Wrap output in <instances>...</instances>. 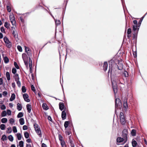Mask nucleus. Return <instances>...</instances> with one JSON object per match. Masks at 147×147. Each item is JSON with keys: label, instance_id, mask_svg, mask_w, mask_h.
<instances>
[{"label": "nucleus", "instance_id": "nucleus-1", "mask_svg": "<svg viewBox=\"0 0 147 147\" xmlns=\"http://www.w3.org/2000/svg\"><path fill=\"white\" fill-rule=\"evenodd\" d=\"M122 134L123 136V138L124 139V143H126L127 140V132L126 129H124L122 132Z\"/></svg>", "mask_w": 147, "mask_h": 147}, {"label": "nucleus", "instance_id": "nucleus-2", "mask_svg": "<svg viewBox=\"0 0 147 147\" xmlns=\"http://www.w3.org/2000/svg\"><path fill=\"white\" fill-rule=\"evenodd\" d=\"M120 119L121 123L122 125H124L125 123V121L123 113L121 112L120 114Z\"/></svg>", "mask_w": 147, "mask_h": 147}, {"label": "nucleus", "instance_id": "nucleus-3", "mask_svg": "<svg viewBox=\"0 0 147 147\" xmlns=\"http://www.w3.org/2000/svg\"><path fill=\"white\" fill-rule=\"evenodd\" d=\"M22 57L26 67L28 68V62L27 61L28 57L26 55L25 53H23L22 54Z\"/></svg>", "mask_w": 147, "mask_h": 147}, {"label": "nucleus", "instance_id": "nucleus-4", "mask_svg": "<svg viewBox=\"0 0 147 147\" xmlns=\"http://www.w3.org/2000/svg\"><path fill=\"white\" fill-rule=\"evenodd\" d=\"M112 83L113 91L115 94L117 92V83L116 81L115 80L112 81Z\"/></svg>", "mask_w": 147, "mask_h": 147}, {"label": "nucleus", "instance_id": "nucleus-5", "mask_svg": "<svg viewBox=\"0 0 147 147\" xmlns=\"http://www.w3.org/2000/svg\"><path fill=\"white\" fill-rule=\"evenodd\" d=\"M116 108H120L122 106V104L120 99L119 98H117L115 99Z\"/></svg>", "mask_w": 147, "mask_h": 147}, {"label": "nucleus", "instance_id": "nucleus-6", "mask_svg": "<svg viewBox=\"0 0 147 147\" xmlns=\"http://www.w3.org/2000/svg\"><path fill=\"white\" fill-rule=\"evenodd\" d=\"M116 141L117 142V144L118 145H122L125 143H124V139L123 138H121V137H119L117 138V139Z\"/></svg>", "mask_w": 147, "mask_h": 147}, {"label": "nucleus", "instance_id": "nucleus-7", "mask_svg": "<svg viewBox=\"0 0 147 147\" xmlns=\"http://www.w3.org/2000/svg\"><path fill=\"white\" fill-rule=\"evenodd\" d=\"M34 126L36 132L37 134L39 136V137H41V132L40 131V129L39 127H38V125L36 124L34 125Z\"/></svg>", "mask_w": 147, "mask_h": 147}, {"label": "nucleus", "instance_id": "nucleus-8", "mask_svg": "<svg viewBox=\"0 0 147 147\" xmlns=\"http://www.w3.org/2000/svg\"><path fill=\"white\" fill-rule=\"evenodd\" d=\"M4 40L5 43L7 47L10 48L11 47V44L10 42L9 41L8 38L6 37H5L4 38Z\"/></svg>", "mask_w": 147, "mask_h": 147}, {"label": "nucleus", "instance_id": "nucleus-9", "mask_svg": "<svg viewBox=\"0 0 147 147\" xmlns=\"http://www.w3.org/2000/svg\"><path fill=\"white\" fill-rule=\"evenodd\" d=\"M9 19L10 21L13 26L16 25V21L15 20V18L13 14L9 16Z\"/></svg>", "mask_w": 147, "mask_h": 147}, {"label": "nucleus", "instance_id": "nucleus-10", "mask_svg": "<svg viewBox=\"0 0 147 147\" xmlns=\"http://www.w3.org/2000/svg\"><path fill=\"white\" fill-rule=\"evenodd\" d=\"M118 65H117L118 69L119 70H121L123 69V65L122 61L121 60L119 61L118 60Z\"/></svg>", "mask_w": 147, "mask_h": 147}, {"label": "nucleus", "instance_id": "nucleus-11", "mask_svg": "<svg viewBox=\"0 0 147 147\" xmlns=\"http://www.w3.org/2000/svg\"><path fill=\"white\" fill-rule=\"evenodd\" d=\"M23 97L24 100L27 102H29L30 101V100L28 98V95L26 93H25L23 94Z\"/></svg>", "mask_w": 147, "mask_h": 147}, {"label": "nucleus", "instance_id": "nucleus-12", "mask_svg": "<svg viewBox=\"0 0 147 147\" xmlns=\"http://www.w3.org/2000/svg\"><path fill=\"white\" fill-rule=\"evenodd\" d=\"M66 113L65 110L63 111L61 113V117L63 120H64L66 118Z\"/></svg>", "mask_w": 147, "mask_h": 147}, {"label": "nucleus", "instance_id": "nucleus-13", "mask_svg": "<svg viewBox=\"0 0 147 147\" xmlns=\"http://www.w3.org/2000/svg\"><path fill=\"white\" fill-rule=\"evenodd\" d=\"M124 109L125 110H126L128 108V106L127 100H124L123 103Z\"/></svg>", "mask_w": 147, "mask_h": 147}, {"label": "nucleus", "instance_id": "nucleus-14", "mask_svg": "<svg viewBox=\"0 0 147 147\" xmlns=\"http://www.w3.org/2000/svg\"><path fill=\"white\" fill-rule=\"evenodd\" d=\"M69 141L70 144L71 146V147H74V144L73 143V138L72 137H71V136L69 137Z\"/></svg>", "mask_w": 147, "mask_h": 147}, {"label": "nucleus", "instance_id": "nucleus-15", "mask_svg": "<svg viewBox=\"0 0 147 147\" xmlns=\"http://www.w3.org/2000/svg\"><path fill=\"white\" fill-rule=\"evenodd\" d=\"M26 51L27 52L28 55L29 56V58L31 56V53L30 51L29 50L28 48L27 47H25Z\"/></svg>", "mask_w": 147, "mask_h": 147}, {"label": "nucleus", "instance_id": "nucleus-16", "mask_svg": "<svg viewBox=\"0 0 147 147\" xmlns=\"http://www.w3.org/2000/svg\"><path fill=\"white\" fill-rule=\"evenodd\" d=\"M108 67V63L107 62H105L104 63V64L103 66V70L105 71H106L107 70Z\"/></svg>", "mask_w": 147, "mask_h": 147}, {"label": "nucleus", "instance_id": "nucleus-17", "mask_svg": "<svg viewBox=\"0 0 147 147\" xmlns=\"http://www.w3.org/2000/svg\"><path fill=\"white\" fill-rule=\"evenodd\" d=\"M138 26H137V25H134L132 27L133 30L134 31V32H136L139 29V28H138Z\"/></svg>", "mask_w": 147, "mask_h": 147}, {"label": "nucleus", "instance_id": "nucleus-18", "mask_svg": "<svg viewBox=\"0 0 147 147\" xmlns=\"http://www.w3.org/2000/svg\"><path fill=\"white\" fill-rule=\"evenodd\" d=\"M59 109L62 111L64 109V105L63 103H60L59 104Z\"/></svg>", "mask_w": 147, "mask_h": 147}, {"label": "nucleus", "instance_id": "nucleus-19", "mask_svg": "<svg viewBox=\"0 0 147 147\" xmlns=\"http://www.w3.org/2000/svg\"><path fill=\"white\" fill-rule=\"evenodd\" d=\"M26 107L27 109L28 110V112L29 113H30L31 112V106L30 105L27 104L26 105Z\"/></svg>", "mask_w": 147, "mask_h": 147}, {"label": "nucleus", "instance_id": "nucleus-20", "mask_svg": "<svg viewBox=\"0 0 147 147\" xmlns=\"http://www.w3.org/2000/svg\"><path fill=\"white\" fill-rule=\"evenodd\" d=\"M32 60L30 59V58L29 57V67L30 68V72L32 73L31 72V68L32 67Z\"/></svg>", "mask_w": 147, "mask_h": 147}, {"label": "nucleus", "instance_id": "nucleus-21", "mask_svg": "<svg viewBox=\"0 0 147 147\" xmlns=\"http://www.w3.org/2000/svg\"><path fill=\"white\" fill-rule=\"evenodd\" d=\"M53 18L54 19L55 21V24L56 25H59L61 24L60 21L59 20H56L54 18V17L52 15H51Z\"/></svg>", "mask_w": 147, "mask_h": 147}, {"label": "nucleus", "instance_id": "nucleus-22", "mask_svg": "<svg viewBox=\"0 0 147 147\" xmlns=\"http://www.w3.org/2000/svg\"><path fill=\"white\" fill-rule=\"evenodd\" d=\"M16 96L14 94H12L10 98V100L11 101H13L15 98Z\"/></svg>", "mask_w": 147, "mask_h": 147}, {"label": "nucleus", "instance_id": "nucleus-23", "mask_svg": "<svg viewBox=\"0 0 147 147\" xmlns=\"http://www.w3.org/2000/svg\"><path fill=\"white\" fill-rule=\"evenodd\" d=\"M42 107L43 109L45 110H47L48 109V107L45 103H43L42 105Z\"/></svg>", "mask_w": 147, "mask_h": 147}, {"label": "nucleus", "instance_id": "nucleus-24", "mask_svg": "<svg viewBox=\"0 0 147 147\" xmlns=\"http://www.w3.org/2000/svg\"><path fill=\"white\" fill-rule=\"evenodd\" d=\"M19 122L21 125H23L24 123V120L23 118H21L19 119Z\"/></svg>", "mask_w": 147, "mask_h": 147}, {"label": "nucleus", "instance_id": "nucleus-25", "mask_svg": "<svg viewBox=\"0 0 147 147\" xmlns=\"http://www.w3.org/2000/svg\"><path fill=\"white\" fill-rule=\"evenodd\" d=\"M137 142L134 139H133L132 142V144L133 147H135L137 145Z\"/></svg>", "mask_w": 147, "mask_h": 147}, {"label": "nucleus", "instance_id": "nucleus-26", "mask_svg": "<svg viewBox=\"0 0 147 147\" xmlns=\"http://www.w3.org/2000/svg\"><path fill=\"white\" fill-rule=\"evenodd\" d=\"M17 109L18 111H20L22 109V107L21 104L19 103L17 104Z\"/></svg>", "mask_w": 147, "mask_h": 147}, {"label": "nucleus", "instance_id": "nucleus-27", "mask_svg": "<svg viewBox=\"0 0 147 147\" xmlns=\"http://www.w3.org/2000/svg\"><path fill=\"white\" fill-rule=\"evenodd\" d=\"M16 81L19 80V78L18 74H16L14 76Z\"/></svg>", "mask_w": 147, "mask_h": 147}, {"label": "nucleus", "instance_id": "nucleus-28", "mask_svg": "<svg viewBox=\"0 0 147 147\" xmlns=\"http://www.w3.org/2000/svg\"><path fill=\"white\" fill-rule=\"evenodd\" d=\"M136 130L133 129L131 131V134L132 136H135L136 135Z\"/></svg>", "mask_w": 147, "mask_h": 147}, {"label": "nucleus", "instance_id": "nucleus-29", "mask_svg": "<svg viewBox=\"0 0 147 147\" xmlns=\"http://www.w3.org/2000/svg\"><path fill=\"white\" fill-rule=\"evenodd\" d=\"M6 76L8 80H9L10 79V74L8 72L6 73Z\"/></svg>", "mask_w": 147, "mask_h": 147}, {"label": "nucleus", "instance_id": "nucleus-30", "mask_svg": "<svg viewBox=\"0 0 147 147\" xmlns=\"http://www.w3.org/2000/svg\"><path fill=\"white\" fill-rule=\"evenodd\" d=\"M1 139L3 141L6 140H7V137L5 135H3L2 136Z\"/></svg>", "mask_w": 147, "mask_h": 147}, {"label": "nucleus", "instance_id": "nucleus-31", "mask_svg": "<svg viewBox=\"0 0 147 147\" xmlns=\"http://www.w3.org/2000/svg\"><path fill=\"white\" fill-rule=\"evenodd\" d=\"M7 119L5 118H3L1 120V122L3 123H5L7 122Z\"/></svg>", "mask_w": 147, "mask_h": 147}, {"label": "nucleus", "instance_id": "nucleus-32", "mask_svg": "<svg viewBox=\"0 0 147 147\" xmlns=\"http://www.w3.org/2000/svg\"><path fill=\"white\" fill-rule=\"evenodd\" d=\"M8 139L10 141L12 142L13 140V138L11 135H10L8 136Z\"/></svg>", "mask_w": 147, "mask_h": 147}, {"label": "nucleus", "instance_id": "nucleus-33", "mask_svg": "<svg viewBox=\"0 0 147 147\" xmlns=\"http://www.w3.org/2000/svg\"><path fill=\"white\" fill-rule=\"evenodd\" d=\"M4 62L6 63H7L9 62V59L7 57H4Z\"/></svg>", "mask_w": 147, "mask_h": 147}, {"label": "nucleus", "instance_id": "nucleus-34", "mask_svg": "<svg viewBox=\"0 0 147 147\" xmlns=\"http://www.w3.org/2000/svg\"><path fill=\"white\" fill-rule=\"evenodd\" d=\"M18 139L19 140H20L22 138V136L20 133H18L16 134Z\"/></svg>", "mask_w": 147, "mask_h": 147}, {"label": "nucleus", "instance_id": "nucleus-35", "mask_svg": "<svg viewBox=\"0 0 147 147\" xmlns=\"http://www.w3.org/2000/svg\"><path fill=\"white\" fill-rule=\"evenodd\" d=\"M69 124V121H66L65 122L64 126L65 128H67Z\"/></svg>", "mask_w": 147, "mask_h": 147}, {"label": "nucleus", "instance_id": "nucleus-36", "mask_svg": "<svg viewBox=\"0 0 147 147\" xmlns=\"http://www.w3.org/2000/svg\"><path fill=\"white\" fill-rule=\"evenodd\" d=\"M12 131V129L11 127H8L7 128V130L6 131V132L8 134H10L11 133Z\"/></svg>", "mask_w": 147, "mask_h": 147}, {"label": "nucleus", "instance_id": "nucleus-37", "mask_svg": "<svg viewBox=\"0 0 147 147\" xmlns=\"http://www.w3.org/2000/svg\"><path fill=\"white\" fill-rule=\"evenodd\" d=\"M138 32V30L136 32H134V38H136L137 35V33Z\"/></svg>", "mask_w": 147, "mask_h": 147}, {"label": "nucleus", "instance_id": "nucleus-38", "mask_svg": "<svg viewBox=\"0 0 147 147\" xmlns=\"http://www.w3.org/2000/svg\"><path fill=\"white\" fill-rule=\"evenodd\" d=\"M1 115L2 117L5 116L7 115V113L6 111H3Z\"/></svg>", "mask_w": 147, "mask_h": 147}, {"label": "nucleus", "instance_id": "nucleus-39", "mask_svg": "<svg viewBox=\"0 0 147 147\" xmlns=\"http://www.w3.org/2000/svg\"><path fill=\"white\" fill-rule=\"evenodd\" d=\"M0 128L2 130H4L5 128V125L4 124H2L0 125Z\"/></svg>", "mask_w": 147, "mask_h": 147}, {"label": "nucleus", "instance_id": "nucleus-40", "mask_svg": "<svg viewBox=\"0 0 147 147\" xmlns=\"http://www.w3.org/2000/svg\"><path fill=\"white\" fill-rule=\"evenodd\" d=\"M23 116V113L22 112H20L18 114L17 117L18 118H20L22 117Z\"/></svg>", "mask_w": 147, "mask_h": 147}, {"label": "nucleus", "instance_id": "nucleus-41", "mask_svg": "<svg viewBox=\"0 0 147 147\" xmlns=\"http://www.w3.org/2000/svg\"><path fill=\"white\" fill-rule=\"evenodd\" d=\"M19 145L20 147H23L24 146V142L22 141H20L19 142Z\"/></svg>", "mask_w": 147, "mask_h": 147}, {"label": "nucleus", "instance_id": "nucleus-42", "mask_svg": "<svg viewBox=\"0 0 147 147\" xmlns=\"http://www.w3.org/2000/svg\"><path fill=\"white\" fill-rule=\"evenodd\" d=\"M24 136L26 138H28L29 137V134L27 132H25L24 134Z\"/></svg>", "mask_w": 147, "mask_h": 147}, {"label": "nucleus", "instance_id": "nucleus-43", "mask_svg": "<svg viewBox=\"0 0 147 147\" xmlns=\"http://www.w3.org/2000/svg\"><path fill=\"white\" fill-rule=\"evenodd\" d=\"M61 144L62 147H66L65 142L64 141L61 142Z\"/></svg>", "mask_w": 147, "mask_h": 147}, {"label": "nucleus", "instance_id": "nucleus-44", "mask_svg": "<svg viewBox=\"0 0 147 147\" xmlns=\"http://www.w3.org/2000/svg\"><path fill=\"white\" fill-rule=\"evenodd\" d=\"M13 131L14 133H16L17 132L16 127V126H13Z\"/></svg>", "mask_w": 147, "mask_h": 147}, {"label": "nucleus", "instance_id": "nucleus-45", "mask_svg": "<svg viewBox=\"0 0 147 147\" xmlns=\"http://www.w3.org/2000/svg\"><path fill=\"white\" fill-rule=\"evenodd\" d=\"M0 108L2 110H5L6 109V107L4 105H2L0 106Z\"/></svg>", "mask_w": 147, "mask_h": 147}, {"label": "nucleus", "instance_id": "nucleus-46", "mask_svg": "<svg viewBox=\"0 0 147 147\" xmlns=\"http://www.w3.org/2000/svg\"><path fill=\"white\" fill-rule=\"evenodd\" d=\"M9 24L7 22H6L5 23L4 26L6 28H9Z\"/></svg>", "mask_w": 147, "mask_h": 147}, {"label": "nucleus", "instance_id": "nucleus-47", "mask_svg": "<svg viewBox=\"0 0 147 147\" xmlns=\"http://www.w3.org/2000/svg\"><path fill=\"white\" fill-rule=\"evenodd\" d=\"M6 113L8 115H10L11 114V112L9 110H7Z\"/></svg>", "mask_w": 147, "mask_h": 147}, {"label": "nucleus", "instance_id": "nucleus-48", "mask_svg": "<svg viewBox=\"0 0 147 147\" xmlns=\"http://www.w3.org/2000/svg\"><path fill=\"white\" fill-rule=\"evenodd\" d=\"M16 83L19 87H20L21 86V82L19 80L16 81Z\"/></svg>", "mask_w": 147, "mask_h": 147}, {"label": "nucleus", "instance_id": "nucleus-49", "mask_svg": "<svg viewBox=\"0 0 147 147\" xmlns=\"http://www.w3.org/2000/svg\"><path fill=\"white\" fill-rule=\"evenodd\" d=\"M17 48L18 49V50L20 51V52H22V47L20 46H17Z\"/></svg>", "mask_w": 147, "mask_h": 147}, {"label": "nucleus", "instance_id": "nucleus-50", "mask_svg": "<svg viewBox=\"0 0 147 147\" xmlns=\"http://www.w3.org/2000/svg\"><path fill=\"white\" fill-rule=\"evenodd\" d=\"M17 70L15 68H13L12 70V73L14 74H15Z\"/></svg>", "mask_w": 147, "mask_h": 147}, {"label": "nucleus", "instance_id": "nucleus-51", "mask_svg": "<svg viewBox=\"0 0 147 147\" xmlns=\"http://www.w3.org/2000/svg\"><path fill=\"white\" fill-rule=\"evenodd\" d=\"M9 123L11 124H13L14 122V120L12 118H11L9 119Z\"/></svg>", "mask_w": 147, "mask_h": 147}, {"label": "nucleus", "instance_id": "nucleus-52", "mask_svg": "<svg viewBox=\"0 0 147 147\" xmlns=\"http://www.w3.org/2000/svg\"><path fill=\"white\" fill-rule=\"evenodd\" d=\"M1 32L3 33H5V32L4 28L3 27H2L1 28Z\"/></svg>", "mask_w": 147, "mask_h": 147}, {"label": "nucleus", "instance_id": "nucleus-53", "mask_svg": "<svg viewBox=\"0 0 147 147\" xmlns=\"http://www.w3.org/2000/svg\"><path fill=\"white\" fill-rule=\"evenodd\" d=\"M22 90L23 92H25L26 91V89L24 86H23L22 88Z\"/></svg>", "mask_w": 147, "mask_h": 147}, {"label": "nucleus", "instance_id": "nucleus-54", "mask_svg": "<svg viewBox=\"0 0 147 147\" xmlns=\"http://www.w3.org/2000/svg\"><path fill=\"white\" fill-rule=\"evenodd\" d=\"M14 65L15 67L17 69H19V67L18 66L16 62H14Z\"/></svg>", "mask_w": 147, "mask_h": 147}, {"label": "nucleus", "instance_id": "nucleus-55", "mask_svg": "<svg viewBox=\"0 0 147 147\" xmlns=\"http://www.w3.org/2000/svg\"><path fill=\"white\" fill-rule=\"evenodd\" d=\"M59 140H60V142L63 141V137L62 136L60 135L59 136Z\"/></svg>", "mask_w": 147, "mask_h": 147}, {"label": "nucleus", "instance_id": "nucleus-56", "mask_svg": "<svg viewBox=\"0 0 147 147\" xmlns=\"http://www.w3.org/2000/svg\"><path fill=\"white\" fill-rule=\"evenodd\" d=\"M131 28H128L127 31V34H131Z\"/></svg>", "mask_w": 147, "mask_h": 147}, {"label": "nucleus", "instance_id": "nucleus-57", "mask_svg": "<svg viewBox=\"0 0 147 147\" xmlns=\"http://www.w3.org/2000/svg\"><path fill=\"white\" fill-rule=\"evenodd\" d=\"M31 88L32 90L33 91H34V92H35V88L34 87V86L33 85H31Z\"/></svg>", "mask_w": 147, "mask_h": 147}, {"label": "nucleus", "instance_id": "nucleus-58", "mask_svg": "<svg viewBox=\"0 0 147 147\" xmlns=\"http://www.w3.org/2000/svg\"><path fill=\"white\" fill-rule=\"evenodd\" d=\"M28 129L27 126L26 125H24L23 127V129L24 130H26Z\"/></svg>", "mask_w": 147, "mask_h": 147}, {"label": "nucleus", "instance_id": "nucleus-59", "mask_svg": "<svg viewBox=\"0 0 147 147\" xmlns=\"http://www.w3.org/2000/svg\"><path fill=\"white\" fill-rule=\"evenodd\" d=\"M7 9L8 11L9 12H10L11 11V9L10 7L9 6H7Z\"/></svg>", "mask_w": 147, "mask_h": 147}, {"label": "nucleus", "instance_id": "nucleus-60", "mask_svg": "<svg viewBox=\"0 0 147 147\" xmlns=\"http://www.w3.org/2000/svg\"><path fill=\"white\" fill-rule=\"evenodd\" d=\"M12 34L15 37L17 36V33L15 32V31L14 30H13V32L12 33Z\"/></svg>", "mask_w": 147, "mask_h": 147}, {"label": "nucleus", "instance_id": "nucleus-61", "mask_svg": "<svg viewBox=\"0 0 147 147\" xmlns=\"http://www.w3.org/2000/svg\"><path fill=\"white\" fill-rule=\"evenodd\" d=\"M3 80L2 78H0V85H2L3 84Z\"/></svg>", "mask_w": 147, "mask_h": 147}, {"label": "nucleus", "instance_id": "nucleus-62", "mask_svg": "<svg viewBox=\"0 0 147 147\" xmlns=\"http://www.w3.org/2000/svg\"><path fill=\"white\" fill-rule=\"evenodd\" d=\"M7 92L6 91H4L3 92V96H6L7 95Z\"/></svg>", "mask_w": 147, "mask_h": 147}, {"label": "nucleus", "instance_id": "nucleus-63", "mask_svg": "<svg viewBox=\"0 0 147 147\" xmlns=\"http://www.w3.org/2000/svg\"><path fill=\"white\" fill-rule=\"evenodd\" d=\"M133 23L135 24V25H137L138 24V22L136 20H134L133 21Z\"/></svg>", "mask_w": 147, "mask_h": 147}, {"label": "nucleus", "instance_id": "nucleus-64", "mask_svg": "<svg viewBox=\"0 0 147 147\" xmlns=\"http://www.w3.org/2000/svg\"><path fill=\"white\" fill-rule=\"evenodd\" d=\"M26 147H32L31 144H27Z\"/></svg>", "mask_w": 147, "mask_h": 147}]
</instances>
